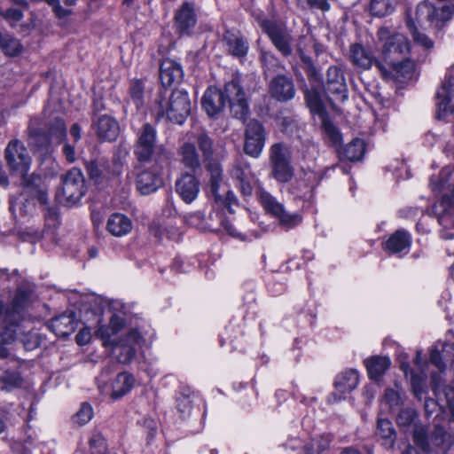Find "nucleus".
I'll list each match as a JSON object with an SVG mask.
<instances>
[{
  "mask_svg": "<svg viewBox=\"0 0 454 454\" xmlns=\"http://www.w3.org/2000/svg\"><path fill=\"white\" fill-rule=\"evenodd\" d=\"M157 130L150 123H145L137 132L134 154L139 162H155L159 166L168 165L171 153L163 145H158Z\"/></svg>",
  "mask_w": 454,
  "mask_h": 454,
  "instance_id": "obj_1",
  "label": "nucleus"
},
{
  "mask_svg": "<svg viewBox=\"0 0 454 454\" xmlns=\"http://www.w3.org/2000/svg\"><path fill=\"white\" fill-rule=\"evenodd\" d=\"M191 112V101L184 90H174L167 98L160 92L152 106V113L157 121L167 118L176 124H183Z\"/></svg>",
  "mask_w": 454,
  "mask_h": 454,
  "instance_id": "obj_2",
  "label": "nucleus"
},
{
  "mask_svg": "<svg viewBox=\"0 0 454 454\" xmlns=\"http://www.w3.org/2000/svg\"><path fill=\"white\" fill-rule=\"evenodd\" d=\"M27 297L24 294H17L12 301V307L6 309L0 301V358L9 356L7 345L12 342L17 334L18 325L22 319V310Z\"/></svg>",
  "mask_w": 454,
  "mask_h": 454,
  "instance_id": "obj_3",
  "label": "nucleus"
},
{
  "mask_svg": "<svg viewBox=\"0 0 454 454\" xmlns=\"http://www.w3.org/2000/svg\"><path fill=\"white\" fill-rule=\"evenodd\" d=\"M377 35L381 43L383 59L387 65L411 56L410 43L403 35L393 32L387 27H380Z\"/></svg>",
  "mask_w": 454,
  "mask_h": 454,
  "instance_id": "obj_4",
  "label": "nucleus"
},
{
  "mask_svg": "<svg viewBox=\"0 0 454 454\" xmlns=\"http://www.w3.org/2000/svg\"><path fill=\"white\" fill-rule=\"evenodd\" d=\"M413 439L427 454H446L451 445L450 435L442 427H436L430 436L422 427H416Z\"/></svg>",
  "mask_w": 454,
  "mask_h": 454,
  "instance_id": "obj_5",
  "label": "nucleus"
},
{
  "mask_svg": "<svg viewBox=\"0 0 454 454\" xmlns=\"http://www.w3.org/2000/svg\"><path fill=\"white\" fill-rule=\"evenodd\" d=\"M85 192L84 176L79 168H73L62 177V187L57 198L61 203L73 206L81 200Z\"/></svg>",
  "mask_w": 454,
  "mask_h": 454,
  "instance_id": "obj_6",
  "label": "nucleus"
},
{
  "mask_svg": "<svg viewBox=\"0 0 454 454\" xmlns=\"http://www.w3.org/2000/svg\"><path fill=\"white\" fill-rule=\"evenodd\" d=\"M67 137V128L62 119H55L46 132L36 131L31 137V145L42 152H48L51 146L62 143Z\"/></svg>",
  "mask_w": 454,
  "mask_h": 454,
  "instance_id": "obj_7",
  "label": "nucleus"
},
{
  "mask_svg": "<svg viewBox=\"0 0 454 454\" xmlns=\"http://www.w3.org/2000/svg\"><path fill=\"white\" fill-rule=\"evenodd\" d=\"M290 153L288 148L278 143L270 149V160L272 167V176L281 183L290 181L294 176V169L290 164Z\"/></svg>",
  "mask_w": 454,
  "mask_h": 454,
  "instance_id": "obj_8",
  "label": "nucleus"
},
{
  "mask_svg": "<svg viewBox=\"0 0 454 454\" xmlns=\"http://www.w3.org/2000/svg\"><path fill=\"white\" fill-rule=\"evenodd\" d=\"M454 14V4L434 7L428 3L422 2L417 6L416 20L419 25L430 22L434 27H441Z\"/></svg>",
  "mask_w": 454,
  "mask_h": 454,
  "instance_id": "obj_9",
  "label": "nucleus"
},
{
  "mask_svg": "<svg viewBox=\"0 0 454 454\" xmlns=\"http://www.w3.org/2000/svg\"><path fill=\"white\" fill-rule=\"evenodd\" d=\"M256 196L264 209L277 217L283 227L290 229L301 223V216L299 214L286 212L283 205L278 202L276 199L266 191H257Z\"/></svg>",
  "mask_w": 454,
  "mask_h": 454,
  "instance_id": "obj_10",
  "label": "nucleus"
},
{
  "mask_svg": "<svg viewBox=\"0 0 454 454\" xmlns=\"http://www.w3.org/2000/svg\"><path fill=\"white\" fill-rule=\"evenodd\" d=\"M265 138L262 124L257 120L248 121L245 131V153L253 158H258L263 150Z\"/></svg>",
  "mask_w": 454,
  "mask_h": 454,
  "instance_id": "obj_11",
  "label": "nucleus"
},
{
  "mask_svg": "<svg viewBox=\"0 0 454 454\" xmlns=\"http://www.w3.org/2000/svg\"><path fill=\"white\" fill-rule=\"evenodd\" d=\"M223 93L233 115L238 119H244L248 113V104L239 80L234 79L231 82H227Z\"/></svg>",
  "mask_w": 454,
  "mask_h": 454,
  "instance_id": "obj_12",
  "label": "nucleus"
},
{
  "mask_svg": "<svg viewBox=\"0 0 454 454\" xmlns=\"http://www.w3.org/2000/svg\"><path fill=\"white\" fill-rule=\"evenodd\" d=\"M149 163L151 166L140 171L137 176V188L144 195L151 194L163 185L162 172L167 166Z\"/></svg>",
  "mask_w": 454,
  "mask_h": 454,
  "instance_id": "obj_13",
  "label": "nucleus"
},
{
  "mask_svg": "<svg viewBox=\"0 0 454 454\" xmlns=\"http://www.w3.org/2000/svg\"><path fill=\"white\" fill-rule=\"evenodd\" d=\"M142 340L140 333L131 329L124 338H121L112 348L113 356L121 364L130 363L137 352L136 347Z\"/></svg>",
  "mask_w": 454,
  "mask_h": 454,
  "instance_id": "obj_14",
  "label": "nucleus"
},
{
  "mask_svg": "<svg viewBox=\"0 0 454 454\" xmlns=\"http://www.w3.org/2000/svg\"><path fill=\"white\" fill-rule=\"evenodd\" d=\"M4 156L10 168L20 171L22 175L27 172L31 159L21 141L18 139L10 141L5 148Z\"/></svg>",
  "mask_w": 454,
  "mask_h": 454,
  "instance_id": "obj_15",
  "label": "nucleus"
},
{
  "mask_svg": "<svg viewBox=\"0 0 454 454\" xmlns=\"http://www.w3.org/2000/svg\"><path fill=\"white\" fill-rule=\"evenodd\" d=\"M326 91L331 99L344 102L348 98V89L342 70L337 67H330L327 70Z\"/></svg>",
  "mask_w": 454,
  "mask_h": 454,
  "instance_id": "obj_16",
  "label": "nucleus"
},
{
  "mask_svg": "<svg viewBox=\"0 0 454 454\" xmlns=\"http://www.w3.org/2000/svg\"><path fill=\"white\" fill-rule=\"evenodd\" d=\"M260 26L282 54L287 56L292 52L289 35L280 26L269 20H262Z\"/></svg>",
  "mask_w": 454,
  "mask_h": 454,
  "instance_id": "obj_17",
  "label": "nucleus"
},
{
  "mask_svg": "<svg viewBox=\"0 0 454 454\" xmlns=\"http://www.w3.org/2000/svg\"><path fill=\"white\" fill-rule=\"evenodd\" d=\"M358 380V372L354 369L345 370L344 372L338 374L334 381V387L336 391L340 395L332 393L328 397V402L330 403H333L341 400V395L349 393L350 391L354 390L357 387Z\"/></svg>",
  "mask_w": 454,
  "mask_h": 454,
  "instance_id": "obj_18",
  "label": "nucleus"
},
{
  "mask_svg": "<svg viewBox=\"0 0 454 454\" xmlns=\"http://www.w3.org/2000/svg\"><path fill=\"white\" fill-rule=\"evenodd\" d=\"M437 118L443 119L454 111V77L448 78L437 92Z\"/></svg>",
  "mask_w": 454,
  "mask_h": 454,
  "instance_id": "obj_19",
  "label": "nucleus"
},
{
  "mask_svg": "<svg viewBox=\"0 0 454 454\" xmlns=\"http://www.w3.org/2000/svg\"><path fill=\"white\" fill-rule=\"evenodd\" d=\"M86 169L90 178L98 184L107 183L111 179L119 176L117 174L113 173L112 166L104 158L87 162Z\"/></svg>",
  "mask_w": 454,
  "mask_h": 454,
  "instance_id": "obj_20",
  "label": "nucleus"
},
{
  "mask_svg": "<svg viewBox=\"0 0 454 454\" xmlns=\"http://www.w3.org/2000/svg\"><path fill=\"white\" fill-rule=\"evenodd\" d=\"M231 176L237 181V185L243 195L250 196L252 194L255 177L248 163L238 162L231 169Z\"/></svg>",
  "mask_w": 454,
  "mask_h": 454,
  "instance_id": "obj_21",
  "label": "nucleus"
},
{
  "mask_svg": "<svg viewBox=\"0 0 454 454\" xmlns=\"http://www.w3.org/2000/svg\"><path fill=\"white\" fill-rule=\"evenodd\" d=\"M269 92L276 100L286 102L294 98L295 89L292 79L286 75H278L271 80Z\"/></svg>",
  "mask_w": 454,
  "mask_h": 454,
  "instance_id": "obj_22",
  "label": "nucleus"
},
{
  "mask_svg": "<svg viewBox=\"0 0 454 454\" xmlns=\"http://www.w3.org/2000/svg\"><path fill=\"white\" fill-rule=\"evenodd\" d=\"M176 192L185 203H192L200 192V183L189 173L182 175L176 182Z\"/></svg>",
  "mask_w": 454,
  "mask_h": 454,
  "instance_id": "obj_23",
  "label": "nucleus"
},
{
  "mask_svg": "<svg viewBox=\"0 0 454 454\" xmlns=\"http://www.w3.org/2000/svg\"><path fill=\"white\" fill-rule=\"evenodd\" d=\"M414 364L420 370V374H415L411 370L409 369V364L405 363H402L401 368L404 372L405 375L411 374V383L412 387V391L416 397L421 399L422 395L426 393V385L425 380L427 378V372L421 364V351L418 350L416 353V357L414 358Z\"/></svg>",
  "mask_w": 454,
  "mask_h": 454,
  "instance_id": "obj_24",
  "label": "nucleus"
},
{
  "mask_svg": "<svg viewBox=\"0 0 454 454\" xmlns=\"http://www.w3.org/2000/svg\"><path fill=\"white\" fill-rule=\"evenodd\" d=\"M388 66L389 70L387 72L388 75L400 82L411 80L415 76V59H411L410 56L403 58L401 61H396V63H391Z\"/></svg>",
  "mask_w": 454,
  "mask_h": 454,
  "instance_id": "obj_25",
  "label": "nucleus"
},
{
  "mask_svg": "<svg viewBox=\"0 0 454 454\" xmlns=\"http://www.w3.org/2000/svg\"><path fill=\"white\" fill-rule=\"evenodd\" d=\"M184 76L182 66L177 61L166 59L160 64V78L163 86L179 83Z\"/></svg>",
  "mask_w": 454,
  "mask_h": 454,
  "instance_id": "obj_26",
  "label": "nucleus"
},
{
  "mask_svg": "<svg viewBox=\"0 0 454 454\" xmlns=\"http://www.w3.org/2000/svg\"><path fill=\"white\" fill-rule=\"evenodd\" d=\"M226 106L224 95L215 87L208 88L202 99V106L209 116H215L222 112Z\"/></svg>",
  "mask_w": 454,
  "mask_h": 454,
  "instance_id": "obj_27",
  "label": "nucleus"
},
{
  "mask_svg": "<svg viewBox=\"0 0 454 454\" xmlns=\"http://www.w3.org/2000/svg\"><path fill=\"white\" fill-rule=\"evenodd\" d=\"M124 325L123 317L118 315H113L110 318L107 325H100L95 332V334L103 341V345L107 347H113L117 341L112 338L117 334Z\"/></svg>",
  "mask_w": 454,
  "mask_h": 454,
  "instance_id": "obj_28",
  "label": "nucleus"
},
{
  "mask_svg": "<svg viewBox=\"0 0 454 454\" xmlns=\"http://www.w3.org/2000/svg\"><path fill=\"white\" fill-rule=\"evenodd\" d=\"M223 46L232 56L245 57L248 51V43L243 38L239 32L227 30L223 37Z\"/></svg>",
  "mask_w": 454,
  "mask_h": 454,
  "instance_id": "obj_29",
  "label": "nucleus"
},
{
  "mask_svg": "<svg viewBox=\"0 0 454 454\" xmlns=\"http://www.w3.org/2000/svg\"><path fill=\"white\" fill-rule=\"evenodd\" d=\"M77 326V321L73 312L63 313L54 317L49 328L59 337H67L73 333Z\"/></svg>",
  "mask_w": 454,
  "mask_h": 454,
  "instance_id": "obj_30",
  "label": "nucleus"
},
{
  "mask_svg": "<svg viewBox=\"0 0 454 454\" xmlns=\"http://www.w3.org/2000/svg\"><path fill=\"white\" fill-rule=\"evenodd\" d=\"M411 244L410 234L403 230L394 232L385 242L384 248L391 254H407Z\"/></svg>",
  "mask_w": 454,
  "mask_h": 454,
  "instance_id": "obj_31",
  "label": "nucleus"
},
{
  "mask_svg": "<svg viewBox=\"0 0 454 454\" xmlns=\"http://www.w3.org/2000/svg\"><path fill=\"white\" fill-rule=\"evenodd\" d=\"M95 129L99 139L103 141H113L119 134L117 121L110 116H100L95 123Z\"/></svg>",
  "mask_w": 454,
  "mask_h": 454,
  "instance_id": "obj_32",
  "label": "nucleus"
},
{
  "mask_svg": "<svg viewBox=\"0 0 454 454\" xmlns=\"http://www.w3.org/2000/svg\"><path fill=\"white\" fill-rule=\"evenodd\" d=\"M132 228L131 220L127 215L120 213L111 215L106 223V230L115 237H122L129 234Z\"/></svg>",
  "mask_w": 454,
  "mask_h": 454,
  "instance_id": "obj_33",
  "label": "nucleus"
},
{
  "mask_svg": "<svg viewBox=\"0 0 454 454\" xmlns=\"http://www.w3.org/2000/svg\"><path fill=\"white\" fill-rule=\"evenodd\" d=\"M364 365L369 378L378 381L389 369L391 361L387 356H373L364 360Z\"/></svg>",
  "mask_w": 454,
  "mask_h": 454,
  "instance_id": "obj_34",
  "label": "nucleus"
},
{
  "mask_svg": "<svg viewBox=\"0 0 454 454\" xmlns=\"http://www.w3.org/2000/svg\"><path fill=\"white\" fill-rule=\"evenodd\" d=\"M207 161V169L210 176V193L214 196L216 201H220L223 200V194L220 192L223 184V169L217 161L213 160H209Z\"/></svg>",
  "mask_w": 454,
  "mask_h": 454,
  "instance_id": "obj_35",
  "label": "nucleus"
},
{
  "mask_svg": "<svg viewBox=\"0 0 454 454\" xmlns=\"http://www.w3.org/2000/svg\"><path fill=\"white\" fill-rule=\"evenodd\" d=\"M176 23L179 32L188 35L196 24L195 13L192 6L186 3L176 14Z\"/></svg>",
  "mask_w": 454,
  "mask_h": 454,
  "instance_id": "obj_36",
  "label": "nucleus"
},
{
  "mask_svg": "<svg viewBox=\"0 0 454 454\" xmlns=\"http://www.w3.org/2000/svg\"><path fill=\"white\" fill-rule=\"evenodd\" d=\"M178 155L187 168L196 170L200 167V155L192 143H184L178 149Z\"/></svg>",
  "mask_w": 454,
  "mask_h": 454,
  "instance_id": "obj_37",
  "label": "nucleus"
},
{
  "mask_svg": "<svg viewBox=\"0 0 454 454\" xmlns=\"http://www.w3.org/2000/svg\"><path fill=\"white\" fill-rule=\"evenodd\" d=\"M134 378L127 373H119L112 384L111 398L114 400L122 397L129 393L134 386Z\"/></svg>",
  "mask_w": 454,
  "mask_h": 454,
  "instance_id": "obj_38",
  "label": "nucleus"
},
{
  "mask_svg": "<svg viewBox=\"0 0 454 454\" xmlns=\"http://www.w3.org/2000/svg\"><path fill=\"white\" fill-rule=\"evenodd\" d=\"M349 59L355 66L364 69L370 68L373 62L372 55L361 44L351 45L349 51Z\"/></svg>",
  "mask_w": 454,
  "mask_h": 454,
  "instance_id": "obj_39",
  "label": "nucleus"
},
{
  "mask_svg": "<svg viewBox=\"0 0 454 454\" xmlns=\"http://www.w3.org/2000/svg\"><path fill=\"white\" fill-rule=\"evenodd\" d=\"M377 434L383 440L382 444L386 448H392L395 441V431L392 422L388 419H379Z\"/></svg>",
  "mask_w": 454,
  "mask_h": 454,
  "instance_id": "obj_40",
  "label": "nucleus"
},
{
  "mask_svg": "<svg viewBox=\"0 0 454 454\" xmlns=\"http://www.w3.org/2000/svg\"><path fill=\"white\" fill-rule=\"evenodd\" d=\"M307 105L313 114L318 115L319 119L327 115L319 92L315 89L305 90Z\"/></svg>",
  "mask_w": 454,
  "mask_h": 454,
  "instance_id": "obj_41",
  "label": "nucleus"
},
{
  "mask_svg": "<svg viewBox=\"0 0 454 454\" xmlns=\"http://www.w3.org/2000/svg\"><path fill=\"white\" fill-rule=\"evenodd\" d=\"M430 363L437 368L439 373H442L446 369L445 364L442 362L440 352L434 348L430 351ZM442 380L440 374H432L431 384L435 394L440 391L442 387Z\"/></svg>",
  "mask_w": 454,
  "mask_h": 454,
  "instance_id": "obj_42",
  "label": "nucleus"
},
{
  "mask_svg": "<svg viewBox=\"0 0 454 454\" xmlns=\"http://www.w3.org/2000/svg\"><path fill=\"white\" fill-rule=\"evenodd\" d=\"M23 384V379L17 371L5 370L0 375V387L4 391L19 388Z\"/></svg>",
  "mask_w": 454,
  "mask_h": 454,
  "instance_id": "obj_43",
  "label": "nucleus"
},
{
  "mask_svg": "<svg viewBox=\"0 0 454 454\" xmlns=\"http://www.w3.org/2000/svg\"><path fill=\"white\" fill-rule=\"evenodd\" d=\"M364 153V141L359 138H356L345 146L342 154L347 160L350 161H356L361 160Z\"/></svg>",
  "mask_w": 454,
  "mask_h": 454,
  "instance_id": "obj_44",
  "label": "nucleus"
},
{
  "mask_svg": "<svg viewBox=\"0 0 454 454\" xmlns=\"http://www.w3.org/2000/svg\"><path fill=\"white\" fill-rule=\"evenodd\" d=\"M0 49L7 56H16L21 52L22 45L11 35L0 32Z\"/></svg>",
  "mask_w": 454,
  "mask_h": 454,
  "instance_id": "obj_45",
  "label": "nucleus"
},
{
  "mask_svg": "<svg viewBox=\"0 0 454 454\" xmlns=\"http://www.w3.org/2000/svg\"><path fill=\"white\" fill-rule=\"evenodd\" d=\"M195 394L190 388H183L176 396V409L182 415L189 414L192 408Z\"/></svg>",
  "mask_w": 454,
  "mask_h": 454,
  "instance_id": "obj_46",
  "label": "nucleus"
},
{
  "mask_svg": "<svg viewBox=\"0 0 454 454\" xmlns=\"http://www.w3.org/2000/svg\"><path fill=\"white\" fill-rule=\"evenodd\" d=\"M129 153V148L126 144L121 143L114 152L113 156V173L118 176L121 173V168L126 162Z\"/></svg>",
  "mask_w": 454,
  "mask_h": 454,
  "instance_id": "obj_47",
  "label": "nucleus"
},
{
  "mask_svg": "<svg viewBox=\"0 0 454 454\" xmlns=\"http://www.w3.org/2000/svg\"><path fill=\"white\" fill-rule=\"evenodd\" d=\"M407 26L416 44L423 47L426 51L431 50L434 47V42L427 35L418 30L414 20H408Z\"/></svg>",
  "mask_w": 454,
  "mask_h": 454,
  "instance_id": "obj_48",
  "label": "nucleus"
},
{
  "mask_svg": "<svg viewBox=\"0 0 454 454\" xmlns=\"http://www.w3.org/2000/svg\"><path fill=\"white\" fill-rule=\"evenodd\" d=\"M320 121L327 140L333 145H339L342 137L338 128L331 122L327 115L321 118Z\"/></svg>",
  "mask_w": 454,
  "mask_h": 454,
  "instance_id": "obj_49",
  "label": "nucleus"
},
{
  "mask_svg": "<svg viewBox=\"0 0 454 454\" xmlns=\"http://www.w3.org/2000/svg\"><path fill=\"white\" fill-rule=\"evenodd\" d=\"M370 13L375 17H384L394 10L391 0H371L368 8Z\"/></svg>",
  "mask_w": 454,
  "mask_h": 454,
  "instance_id": "obj_50",
  "label": "nucleus"
},
{
  "mask_svg": "<svg viewBox=\"0 0 454 454\" xmlns=\"http://www.w3.org/2000/svg\"><path fill=\"white\" fill-rule=\"evenodd\" d=\"M315 175L313 173H306L303 179L296 182L294 189L297 190V195L302 198H309L314 189Z\"/></svg>",
  "mask_w": 454,
  "mask_h": 454,
  "instance_id": "obj_51",
  "label": "nucleus"
},
{
  "mask_svg": "<svg viewBox=\"0 0 454 454\" xmlns=\"http://www.w3.org/2000/svg\"><path fill=\"white\" fill-rule=\"evenodd\" d=\"M89 444L90 447L91 454H108L106 452V442L102 434L94 430L91 432Z\"/></svg>",
  "mask_w": 454,
  "mask_h": 454,
  "instance_id": "obj_52",
  "label": "nucleus"
},
{
  "mask_svg": "<svg viewBox=\"0 0 454 454\" xmlns=\"http://www.w3.org/2000/svg\"><path fill=\"white\" fill-rule=\"evenodd\" d=\"M196 141L206 161L212 160L213 156V140L205 132L201 131L196 136Z\"/></svg>",
  "mask_w": 454,
  "mask_h": 454,
  "instance_id": "obj_53",
  "label": "nucleus"
},
{
  "mask_svg": "<svg viewBox=\"0 0 454 454\" xmlns=\"http://www.w3.org/2000/svg\"><path fill=\"white\" fill-rule=\"evenodd\" d=\"M398 388V386L395 385ZM404 393L399 389L387 388L385 392L384 400L390 409L397 408L403 403Z\"/></svg>",
  "mask_w": 454,
  "mask_h": 454,
  "instance_id": "obj_54",
  "label": "nucleus"
},
{
  "mask_svg": "<svg viewBox=\"0 0 454 454\" xmlns=\"http://www.w3.org/2000/svg\"><path fill=\"white\" fill-rule=\"evenodd\" d=\"M130 98L137 109L144 106V85L140 80H135L131 82Z\"/></svg>",
  "mask_w": 454,
  "mask_h": 454,
  "instance_id": "obj_55",
  "label": "nucleus"
},
{
  "mask_svg": "<svg viewBox=\"0 0 454 454\" xmlns=\"http://www.w3.org/2000/svg\"><path fill=\"white\" fill-rule=\"evenodd\" d=\"M93 417V409L90 404L84 403L82 404L80 410L74 417V423L83 426L91 420Z\"/></svg>",
  "mask_w": 454,
  "mask_h": 454,
  "instance_id": "obj_56",
  "label": "nucleus"
},
{
  "mask_svg": "<svg viewBox=\"0 0 454 454\" xmlns=\"http://www.w3.org/2000/svg\"><path fill=\"white\" fill-rule=\"evenodd\" d=\"M416 417V412L411 408L403 409L396 418V422L399 427H405L410 426Z\"/></svg>",
  "mask_w": 454,
  "mask_h": 454,
  "instance_id": "obj_57",
  "label": "nucleus"
},
{
  "mask_svg": "<svg viewBox=\"0 0 454 454\" xmlns=\"http://www.w3.org/2000/svg\"><path fill=\"white\" fill-rule=\"evenodd\" d=\"M0 14L9 22H18L23 17V12L20 8L0 9Z\"/></svg>",
  "mask_w": 454,
  "mask_h": 454,
  "instance_id": "obj_58",
  "label": "nucleus"
},
{
  "mask_svg": "<svg viewBox=\"0 0 454 454\" xmlns=\"http://www.w3.org/2000/svg\"><path fill=\"white\" fill-rule=\"evenodd\" d=\"M317 444V450H311L308 448L306 454H321L325 450L329 447L331 439L328 435H322L317 439H315Z\"/></svg>",
  "mask_w": 454,
  "mask_h": 454,
  "instance_id": "obj_59",
  "label": "nucleus"
},
{
  "mask_svg": "<svg viewBox=\"0 0 454 454\" xmlns=\"http://www.w3.org/2000/svg\"><path fill=\"white\" fill-rule=\"evenodd\" d=\"M91 332L90 327H84L79 331L75 339L76 342L80 346L88 344L91 340Z\"/></svg>",
  "mask_w": 454,
  "mask_h": 454,
  "instance_id": "obj_60",
  "label": "nucleus"
},
{
  "mask_svg": "<svg viewBox=\"0 0 454 454\" xmlns=\"http://www.w3.org/2000/svg\"><path fill=\"white\" fill-rule=\"evenodd\" d=\"M307 4L310 8L317 9L322 12H326L330 10V3L328 0H306Z\"/></svg>",
  "mask_w": 454,
  "mask_h": 454,
  "instance_id": "obj_61",
  "label": "nucleus"
},
{
  "mask_svg": "<svg viewBox=\"0 0 454 454\" xmlns=\"http://www.w3.org/2000/svg\"><path fill=\"white\" fill-rule=\"evenodd\" d=\"M63 153L67 159V160L70 163L75 161V152L74 148L69 144H65L63 147Z\"/></svg>",
  "mask_w": 454,
  "mask_h": 454,
  "instance_id": "obj_62",
  "label": "nucleus"
},
{
  "mask_svg": "<svg viewBox=\"0 0 454 454\" xmlns=\"http://www.w3.org/2000/svg\"><path fill=\"white\" fill-rule=\"evenodd\" d=\"M261 60H262L263 66L266 67L267 68H269L270 65L278 62V60L275 59V57L272 54L266 52V51L262 52Z\"/></svg>",
  "mask_w": 454,
  "mask_h": 454,
  "instance_id": "obj_63",
  "label": "nucleus"
},
{
  "mask_svg": "<svg viewBox=\"0 0 454 454\" xmlns=\"http://www.w3.org/2000/svg\"><path fill=\"white\" fill-rule=\"evenodd\" d=\"M70 134L74 138L75 142L81 138V128L77 123L72 125Z\"/></svg>",
  "mask_w": 454,
  "mask_h": 454,
  "instance_id": "obj_64",
  "label": "nucleus"
}]
</instances>
